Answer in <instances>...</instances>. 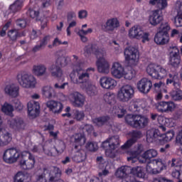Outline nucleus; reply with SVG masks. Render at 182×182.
<instances>
[{
  "mask_svg": "<svg viewBox=\"0 0 182 182\" xmlns=\"http://www.w3.org/2000/svg\"><path fill=\"white\" fill-rule=\"evenodd\" d=\"M151 87H153V83L148 78H142L137 82L138 90L141 93H144V95H147L151 90Z\"/></svg>",
  "mask_w": 182,
  "mask_h": 182,
  "instance_id": "nucleus-13",
  "label": "nucleus"
},
{
  "mask_svg": "<svg viewBox=\"0 0 182 182\" xmlns=\"http://www.w3.org/2000/svg\"><path fill=\"white\" fill-rule=\"evenodd\" d=\"M11 141H12V136L9 132L4 133L1 136H0V147H4V146H8Z\"/></svg>",
  "mask_w": 182,
  "mask_h": 182,
  "instance_id": "nucleus-39",
  "label": "nucleus"
},
{
  "mask_svg": "<svg viewBox=\"0 0 182 182\" xmlns=\"http://www.w3.org/2000/svg\"><path fill=\"white\" fill-rule=\"evenodd\" d=\"M146 72L154 79H164L167 76V70L161 65L150 64L146 68Z\"/></svg>",
  "mask_w": 182,
  "mask_h": 182,
  "instance_id": "nucleus-6",
  "label": "nucleus"
},
{
  "mask_svg": "<svg viewBox=\"0 0 182 182\" xmlns=\"http://www.w3.org/2000/svg\"><path fill=\"white\" fill-rule=\"evenodd\" d=\"M28 113L31 119H35L39 115V110L41 109V105L39 102L36 101H31L27 104Z\"/></svg>",
  "mask_w": 182,
  "mask_h": 182,
  "instance_id": "nucleus-16",
  "label": "nucleus"
},
{
  "mask_svg": "<svg viewBox=\"0 0 182 182\" xmlns=\"http://www.w3.org/2000/svg\"><path fill=\"white\" fill-rule=\"evenodd\" d=\"M49 41H50V36H46L43 39L40 41V44L35 46L32 48L31 52H33V53H36V52H39V50L45 49Z\"/></svg>",
  "mask_w": 182,
  "mask_h": 182,
  "instance_id": "nucleus-30",
  "label": "nucleus"
},
{
  "mask_svg": "<svg viewBox=\"0 0 182 182\" xmlns=\"http://www.w3.org/2000/svg\"><path fill=\"white\" fill-rule=\"evenodd\" d=\"M161 137H163V134L160 133L159 129H151L146 132V141L148 143H153L157 141V140L160 141Z\"/></svg>",
  "mask_w": 182,
  "mask_h": 182,
  "instance_id": "nucleus-20",
  "label": "nucleus"
},
{
  "mask_svg": "<svg viewBox=\"0 0 182 182\" xmlns=\"http://www.w3.org/2000/svg\"><path fill=\"white\" fill-rule=\"evenodd\" d=\"M43 173L38 175L36 177L37 182H48V179L46 178V174H48V171H49L48 168H43Z\"/></svg>",
  "mask_w": 182,
  "mask_h": 182,
  "instance_id": "nucleus-48",
  "label": "nucleus"
},
{
  "mask_svg": "<svg viewBox=\"0 0 182 182\" xmlns=\"http://www.w3.org/2000/svg\"><path fill=\"white\" fill-rule=\"evenodd\" d=\"M8 124L10 129H13L15 132H23L26 127L23 119L18 117L9 119Z\"/></svg>",
  "mask_w": 182,
  "mask_h": 182,
  "instance_id": "nucleus-11",
  "label": "nucleus"
},
{
  "mask_svg": "<svg viewBox=\"0 0 182 182\" xmlns=\"http://www.w3.org/2000/svg\"><path fill=\"white\" fill-rule=\"evenodd\" d=\"M86 148L90 151H96V150L98 149L97 144L95 142H88L86 145Z\"/></svg>",
  "mask_w": 182,
  "mask_h": 182,
  "instance_id": "nucleus-62",
  "label": "nucleus"
},
{
  "mask_svg": "<svg viewBox=\"0 0 182 182\" xmlns=\"http://www.w3.org/2000/svg\"><path fill=\"white\" fill-rule=\"evenodd\" d=\"M117 97L119 102L127 103L134 97V87L129 85L122 86L118 91Z\"/></svg>",
  "mask_w": 182,
  "mask_h": 182,
  "instance_id": "nucleus-5",
  "label": "nucleus"
},
{
  "mask_svg": "<svg viewBox=\"0 0 182 182\" xmlns=\"http://www.w3.org/2000/svg\"><path fill=\"white\" fill-rule=\"evenodd\" d=\"M18 157H21V153L16 148L6 149L4 152L3 159L5 163L12 164L18 161Z\"/></svg>",
  "mask_w": 182,
  "mask_h": 182,
  "instance_id": "nucleus-9",
  "label": "nucleus"
},
{
  "mask_svg": "<svg viewBox=\"0 0 182 182\" xmlns=\"http://www.w3.org/2000/svg\"><path fill=\"white\" fill-rule=\"evenodd\" d=\"M1 110L5 114H7L8 116H14L12 112H14V107L8 103H4V105L1 107Z\"/></svg>",
  "mask_w": 182,
  "mask_h": 182,
  "instance_id": "nucleus-45",
  "label": "nucleus"
},
{
  "mask_svg": "<svg viewBox=\"0 0 182 182\" xmlns=\"http://www.w3.org/2000/svg\"><path fill=\"white\" fill-rule=\"evenodd\" d=\"M101 146L104 149L107 157L114 159V157H116V149H119L120 146L119 135L109 137L102 143Z\"/></svg>",
  "mask_w": 182,
  "mask_h": 182,
  "instance_id": "nucleus-1",
  "label": "nucleus"
},
{
  "mask_svg": "<svg viewBox=\"0 0 182 182\" xmlns=\"http://www.w3.org/2000/svg\"><path fill=\"white\" fill-rule=\"evenodd\" d=\"M125 122L134 129H146L150 123V119L139 114H127L125 117Z\"/></svg>",
  "mask_w": 182,
  "mask_h": 182,
  "instance_id": "nucleus-2",
  "label": "nucleus"
},
{
  "mask_svg": "<svg viewBox=\"0 0 182 182\" xmlns=\"http://www.w3.org/2000/svg\"><path fill=\"white\" fill-rule=\"evenodd\" d=\"M73 70H76V69H82V61L79 60V57L76 55H73Z\"/></svg>",
  "mask_w": 182,
  "mask_h": 182,
  "instance_id": "nucleus-51",
  "label": "nucleus"
},
{
  "mask_svg": "<svg viewBox=\"0 0 182 182\" xmlns=\"http://www.w3.org/2000/svg\"><path fill=\"white\" fill-rule=\"evenodd\" d=\"M174 24L177 28L182 26V11H178L174 19Z\"/></svg>",
  "mask_w": 182,
  "mask_h": 182,
  "instance_id": "nucleus-56",
  "label": "nucleus"
},
{
  "mask_svg": "<svg viewBox=\"0 0 182 182\" xmlns=\"http://www.w3.org/2000/svg\"><path fill=\"white\" fill-rule=\"evenodd\" d=\"M111 75L115 79H122L124 76V68H123L120 63H114L111 68Z\"/></svg>",
  "mask_w": 182,
  "mask_h": 182,
  "instance_id": "nucleus-17",
  "label": "nucleus"
},
{
  "mask_svg": "<svg viewBox=\"0 0 182 182\" xmlns=\"http://www.w3.org/2000/svg\"><path fill=\"white\" fill-rule=\"evenodd\" d=\"M97 68L99 73H104L107 75L110 72V64L103 57H100L97 61Z\"/></svg>",
  "mask_w": 182,
  "mask_h": 182,
  "instance_id": "nucleus-15",
  "label": "nucleus"
},
{
  "mask_svg": "<svg viewBox=\"0 0 182 182\" xmlns=\"http://www.w3.org/2000/svg\"><path fill=\"white\" fill-rule=\"evenodd\" d=\"M170 53V65L173 68H177L180 65V50L178 48L175 47H171L169 49Z\"/></svg>",
  "mask_w": 182,
  "mask_h": 182,
  "instance_id": "nucleus-14",
  "label": "nucleus"
},
{
  "mask_svg": "<svg viewBox=\"0 0 182 182\" xmlns=\"http://www.w3.org/2000/svg\"><path fill=\"white\" fill-rule=\"evenodd\" d=\"M171 176L173 178H176V180H178L180 181V178H181L180 166L173 170L171 173Z\"/></svg>",
  "mask_w": 182,
  "mask_h": 182,
  "instance_id": "nucleus-63",
  "label": "nucleus"
},
{
  "mask_svg": "<svg viewBox=\"0 0 182 182\" xmlns=\"http://www.w3.org/2000/svg\"><path fill=\"white\" fill-rule=\"evenodd\" d=\"M125 60L129 66H135L139 59V50L134 47L129 46L124 50Z\"/></svg>",
  "mask_w": 182,
  "mask_h": 182,
  "instance_id": "nucleus-8",
  "label": "nucleus"
},
{
  "mask_svg": "<svg viewBox=\"0 0 182 182\" xmlns=\"http://www.w3.org/2000/svg\"><path fill=\"white\" fill-rule=\"evenodd\" d=\"M157 151L156 149H149L146 151L142 155L141 157L144 160L140 161L141 163H146V160H150L154 157H157Z\"/></svg>",
  "mask_w": 182,
  "mask_h": 182,
  "instance_id": "nucleus-37",
  "label": "nucleus"
},
{
  "mask_svg": "<svg viewBox=\"0 0 182 182\" xmlns=\"http://www.w3.org/2000/svg\"><path fill=\"white\" fill-rule=\"evenodd\" d=\"M163 14L161 10H154L152 11V14L149 16V23L153 26H157V25L163 22Z\"/></svg>",
  "mask_w": 182,
  "mask_h": 182,
  "instance_id": "nucleus-22",
  "label": "nucleus"
},
{
  "mask_svg": "<svg viewBox=\"0 0 182 182\" xmlns=\"http://www.w3.org/2000/svg\"><path fill=\"white\" fill-rule=\"evenodd\" d=\"M14 182H27L26 176L22 172H18L14 177Z\"/></svg>",
  "mask_w": 182,
  "mask_h": 182,
  "instance_id": "nucleus-52",
  "label": "nucleus"
},
{
  "mask_svg": "<svg viewBox=\"0 0 182 182\" xmlns=\"http://www.w3.org/2000/svg\"><path fill=\"white\" fill-rule=\"evenodd\" d=\"M14 108L17 112H21L23 109V105L18 100L15 99L14 100Z\"/></svg>",
  "mask_w": 182,
  "mask_h": 182,
  "instance_id": "nucleus-64",
  "label": "nucleus"
},
{
  "mask_svg": "<svg viewBox=\"0 0 182 182\" xmlns=\"http://www.w3.org/2000/svg\"><path fill=\"white\" fill-rule=\"evenodd\" d=\"M47 173H48L49 176V181H58V180H62L60 179V177L62 176V171L56 166H54L53 170L48 169Z\"/></svg>",
  "mask_w": 182,
  "mask_h": 182,
  "instance_id": "nucleus-27",
  "label": "nucleus"
},
{
  "mask_svg": "<svg viewBox=\"0 0 182 182\" xmlns=\"http://www.w3.org/2000/svg\"><path fill=\"white\" fill-rule=\"evenodd\" d=\"M7 35L11 41L16 42V39H18V36H19V33H18V31L16 30H10Z\"/></svg>",
  "mask_w": 182,
  "mask_h": 182,
  "instance_id": "nucleus-55",
  "label": "nucleus"
},
{
  "mask_svg": "<svg viewBox=\"0 0 182 182\" xmlns=\"http://www.w3.org/2000/svg\"><path fill=\"white\" fill-rule=\"evenodd\" d=\"M26 154H28V159L27 160L21 159L20 166L23 168V170H32L35 166V156H33L31 152H26Z\"/></svg>",
  "mask_w": 182,
  "mask_h": 182,
  "instance_id": "nucleus-19",
  "label": "nucleus"
},
{
  "mask_svg": "<svg viewBox=\"0 0 182 182\" xmlns=\"http://www.w3.org/2000/svg\"><path fill=\"white\" fill-rule=\"evenodd\" d=\"M26 14L27 15H28V16H30V18H32V19H36V21H41V18H39L38 11L30 8L27 11Z\"/></svg>",
  "mask_w": 182,
  "mask_h": 182,
  "instance_id": "nucleus-46",
  "label": "nucleus"
},
{
  "mask_svg": "<svg viewBox=\"0 0 182 182\" xmlns=\"http://www.w3.org/2000/svg\"><path fill=\"white\" fill-rule=\"evenodd\" d=\"M73 118L75 119V120L80 122V120H83V119H85V113L83 111L75 110Z\"/></svg>",
  "mask_w": 182,
  "mask_h": 182,
  "instance_id": "nucleus-58",
  "label": "nucleus"
},
{
  "mask_svg": "<svg viewBox=\"0 0 182 182\" xmlns=\"http://www.w3.org/2000/svg\"><path fill=\"white\" fill-rule=\"evenodd\" d=\"M100 83L102 87L104 89H114L116 86V80L112 77H102L100 80Z\"/></svg>",
  "mask_w": 182,
  "mask_h": 182,
  "instance_id": "nucleus-24",
  "label": "nucleus"
},
{
  "mask_svg": "<svg viewBox=\"0 0 182 182\" xmlns=\"http://www.w3.org/2000/svg\"><path fill=\"white\" fill-rule=\"evenodd\" d=\"M130 39H142V42H149V33H144L140 26H134L129 31Z\"/></svg>",
  "mask_w": 182,
  "mask_h": 182,
  "instance_id": "nucleus-7",
  "label": "nucleus"
},
{
  "mask_svg": "<svg viewBox=\"0 0 182 182\" xmlns=\"http://www.w3.org/2000/svg\"><path fill=\"white\" fill-rule=\"evenodd\" d=\"M171 29V27H170V24L167 21L162 22L158 29V32H161V33H164L165 35H168V32H170V30Z\"/></svg>",
  "mask_w": 182,
  "mask_h": 182,
  "instance_id": "nucleus-43",
  "label": "nucleus"
},
{
  "mask_svg": "<svg viewBox=\"0 0 182 182\" xmlns=\"http://www.w3.org/2000/svg\"><path fill=\"white\" fill-rule=\"evenodd\" d=\"M68 99L75 107H82V106L85 105V102L86 100L85 95L80 94L79 92H72L70 94Z\"/></svg>",
  "mask_w": 182,
  "mask_h": 182,
  "instance_id": "nucleus-12",
  "label": "nucleus"
},
{
  "mask_svg": "<svg viewBox=\"0 0 182 182\" xmlns=\"http://www.w3.org/2000/svg\"><path fill=\"white\" fill-rule=\"evenodd\" d=\"M176 89V90H173L171 92V97L175 102H180V100H182V90L180 88Z\"/></svg>",
  "mask_w": 182,
  "mask_h": 182,
  "instance_id": "nucleus-44",
  "label": "nucleus"
},
{
  "mask_svg": "<svg viewBox=\"0 0 182 182\" xmlns=\"http://www.w3.org/2000/svg\"><path fill=\"white\" fill-rule=\"evenodd\" d=\"M73 160L75 163H82L86 160V151L83 149H80L75 151L73 156Z\"/></svg>",
  "mask_w": 182,
  "mask_h": 182,
  "instance_id": "nucleus-35",
  "label": "nucleus"
},
{
  "mask_svg": "<svg viewBox=\"0 0 182 182\" xmlns=\"http://www.w3.org/2000/svg\"><path fill=\"white\" fill-rule=\"evenodd\" d=\"M143 137V134L140 131H133L132 133V137L127 142L121 146L122 150H127V149H130V147L139 140Z\"/></svg>",
  "mask_w": 182,
  "mask_h": 182,
  "instance_id": "nucleus-18",
  "label": "nucleus"
},
{
  "mask_svg": "<svg viewBox=\"0 0 182 182\" xmlns=\"http://www.w3.org/2000/svg\"><path fill=\"white\" fill-rule=\"evenodd\" d=\"M156 108L160 113H173L176 110V104L173 101H161L156 104Z\"/></svg>",
  "mask_w": 182,
  "mask_h": 182,
  "instance_id": "nucleus-10",
  "label": "nucleus"
},
{
  "mask_svg": "<svg viewBox=\"0 0 182 182\" xmlns=\"http://www.w3.org/2000/svg\"><path fill=\"white\" fill-rule=\"evenodd\" d=\"M47 107L51 110L55 114H59L62 112V109H63V105L62 103L55 101V100H50L46 103Z\"/></svg>",
  "mask_w": 182,
  "mask_h": 182,
  "instance_id": "nucleus-25",
  "label": "nucleus"
},
{
  "mask_svg": "<svg viewBox=\"0 0 182 182\" xmlns=\"http://www.w3.org/2000/svg\"><path fill=\"white\" fill-rule=\"evenodd\" d=\"M25 0H16L13 4H11L7 11H6L4 16H10L12 18L18 11H21L22 4Z\"/></svg>",
  "mask_w": 182,
  "mask_h": 182,
  "instance_id": "nucleus-21",
  "label": "nucleus"
},
{
  "mask_svg": "<svg viewBox=\"0 0 182 182\" xmlns=\"http://www.w3.org/2000/svg\"><path fill=\"white\" fill-rule=\"evenodd\" d=\"M55 65H58V66H61V68H63L68 65V57L65 56H60L57 58Z\"/></svg>",
  "mask_w": 182,
  "mask_h": 182,
  "instance_id": "nucleus-53",
  "label": "nucleus"
},
{
  "mask_svg": "<svg viewBox=\"0 0 182 182\" xmlns=\"http://www.w3.org/2000/svg\"><path fill=\"white\" fill-rule=\"evenodd\" d=\"M17 80L24 89H33L36 86V79L31 74L20 73L17 75Z\"/></svg>",
  "mask_w": 182,
  "mask_h": 182,
  "instance_id": "nucleus-4",
  "label": "nucleus"
},
{
  "mask_svg": "<svg viewBox=\"0 0 182 182\" xmlns=\"http://www.w3.org/2000/svg\"><path fill=\"white\" fill-rule=\"evenodd\" d=\"M87 53H94L96 55L97 59L105 56V53L102 52V50L99 49V47L96 44H91L86 49Z\"/></svg>",
  "mask_w": 182,
  "mask_h": 182,
  "instance_id": "nucleus-31",
  "label": "nucleus"
},
{
  "mask_svg": "<svg viewBox=\"0 0 182 182\" xmlns=\"http://www.w3.org/2000/svg\"><path fill=\"white\" fill-rule=\"evenodd\" d=\"M140 107H141L140 100H133L130 103L129 109L133 113H139Z\"/></svg>",
  "mask_w": 182,
  "mask_h": 182,
  "instance_id": "nucleus-41",
  "label": "nucleus"
},
{
  "mask_svg": "<svg viewBox=\"0 0 182 182\" xmlns=\"http://www.w3.org/2000/svg\"><path fill=\"white\" fill-rule=\"evenodd\" d=\"M170 41V36L167 34H164L160 31H157L154 36V42L156 45H166Z\"/></svg>",
  "mask_w": 182,
  "mask_h": 182,
  "instance_id": "nucleus-26",
  "label": "nucleus"
},
{
  "mask_svg": "<svg viewBox=\"0 0 182 182\" xmlns=\"http://www.w3.org/2000/svg\"><path fill=\"white\" fill-rule=\"evenodd\" d=\"M46 65L43 64L36 65L33 66V73L35 76L41 77V76H45L47 70Z\"/></svg>",
  "mask_w": 182,
  "mask_h": 182,
  "instance_id": "nucleus-29",
  "label": "nucleus"
},
{
  "mask_svg": "<svg viewBox=\"0 0 182 182\" xmlns=\"http://www.w3.org/2000/svg\"><path fill=\"white\" fill-rule=\"evenodd\" d=\"M19 87L14 84L7 85L4 92L9 96H11V97H16L18 95H19Z\"/></svg>",
  "mask_w": 182,
  "mask_h": 182,
  "instance_id": "nucleus-32",
  "label": "nucleus"
},
{
  "mask_svg": "<svg viewBox=\"0 0 182 182\" xmlns=\"http://www.w3.org/2000/svg\"><path fill=\"white\" fill-rule=\"evenodd\" d=\"M130 173L133 174L135 177H138V178H144V176H146L144 168L141 166L131 168Z\"/></svg>",
  "mask_w": 182,
  "mask_h": 182,
  "instance_id": "nucleus-36",
  "label": "nucleus"
},
{
  "mask_svg": "<svg viewBox=\"0 0 182 182\" xmlns=\"http://www.w3.org/2000/svg\"><path fill=\"white\" fill-rule=\"evenodd\" d=\"M120 26V23L117 18H111L107 21L106 23L102 26L105 32H113L116 28Z\"/></svg>",
  "mask_w": 182,
  "mask_h": 182,
  "instance_id": "nucleus-23",
  "label": "nucleus"
},
{
  "mask_svg": "<svg viewBox=\"0 0 182 182\" xmlns=\"http://www.w3.org/2000/svg\"><path fill=\"white\" fill-rule=\"evenodd\" d=\"M104 99L106 103L112 105L113 102H114V95H111L110 93H107L105 95H104Z\"/></svg>",
  "mask_w": 182,
  "mask_h": 182,
  "instance_id": "nucleus-61",
  "label": "nucleus"
},
{
  "mask_svg": "<svg viewBox=\"0 0 182 182\" xmlns=\"http://www.w3.org/2000/svg\"><path fill=\"white\" fill-rule=\"evenodd\" d=\"M152 163L156 164L158 167L157 168L161 171H163V170L166 168V165L163 163V160H161V159H154L152 160Z\"/></svg>",
  "mask_w": 182,
  "mask_h": 182,
  "instance_id": "nucleus-54",
  "label": "nucleus"
},
{
  "mask_svg": "<svg viewBox=\"0 0 182 182\" xmlns=\"http://www.w3.org/2000/svg\"><path fill=\"white\" fill-rule=\"evenodd\" d=\"M167 5V0H158V3L156 4V7L158 9H156V11H161V12L163 9H166Z\"/></svg>",
  "mask_w": 182,
  "mask_h": 182,
  "instance_id": "nucleus-57",
  "label": "nucleus"
},
{
  "mask_svg": "<svg viewBox=\"0 0 182 182\" xmlns=\"http://www.w3.org/2000/svg\"><path fill=\"white\" fill-rule=\"evenodd\" d=\"M166 85H173L175 89H180V77L178 73H170L166 79Z\"/></svg>",
  "mask_w": 182,
  "mask_h": 182,
  "instance_id": "nucleus-28",
  "label": "nucleus"
},
{
  "mask_svg": "<svg viewBox=\"0 0 182 182\" xmlns=\"http://www.w3.org/2000/svg\"><path fill=\"white\" fill-rule=\"evenodd\" d=\"M49 72L51 73V76L53 77H62L63 73L62 68L58 64H53L48 68Z\"/></svg>",
  "mask_w": 182,
  "mask_h": 182,
  "instance_id": "nucleus-33",
  "label": "nucleus"
},
{
  "mask_svg": "<svg viewBox=\"0 0 182 182\" xmlns=\"http://www.w3.org/2000/svg\"><path fill=\"white\" fill-rule=\"evenodd\" d=\"M130 166H122L121 168H118L115 173L116 177L118 178H124L128 174H130Z\"/></svg>",
  "mask_w": 182,
  "mask_h": 182,
  "instance_id": "nucleus-38",
  "label": "nucleus"
},
{
  "mask_svg": "<svg viewBox=\"0 0 182 182\" xmlns=\"http://www.w3.org/2000/svg\"><path fill=\"white\" fill-rule=\"evenodd\" d=\"M112 112L114 113V114H117L119 119H122V117H123L127 113L126 109L119 107H114Z\"/></svg>",
  "mask_w": 182,
  "mask_h": 182,
  "instance_id": "nucleus-49",
  "label": "nucleus"
},
{
  "mask_svg": "<svg viewBox=\"0 0 182 182\" xmlns=\"http://www.w3.org/2000/svg\"><path fill=\"white\" fill-rule=\"evenodd\" d=\"M109 120H110V117L109 116H102L99 117L97 118H95L93 119V123L97 127H102V126H105V124H107Z\"/></svg>",
  "mask_w": 182,
  "mask_h": 182,
  "instance_id": "nucleus-40",
  "label": "nucleus"
},
{
  "mask_svg": "<svg viewBox=\"0 0 182 182\" xmlns=\"http://www.w3.org/2000/svg\"><path fill=\"white\" fill-rule=\"evenodd\" d=\"M144 150V148L143 146V144H138L134 147V153L135 156H139V155L141 154V153H143Z\"/></svg>",
  "mask_w": 182,
  "mask_h": 182,
  "instance_id": "nucleus-60",
  "label": "nucleus"
},
{
  "mask_svg": "<svg viewBox=\"0 0 182 182\" xmlns=\"http://www.w3.org/2000/svg\"><path fill=\"white\" fill-rule=\"evenodd\" d=\"M75 143H77L79 146H83L86 143V137L82 134H77L75 136Z\"/></svg>",
  "mask_w": 182,
  "mask_h": 182,
  "instance_id": "nucleus-50",
  "label": "nucleus"
},
{
  "mask_svg": "<svg viewBox=\"0 0 182 182\" xmlns=\"http://www.w3.org/2000/svg\"><path fill=\"white\" fill-rule=\"evenodd\" d=\"M65 143L63 141H59L57 146L55 147V151H57V154H62L63 151H65Z\"/></svg>",
  "mask_w": 182,
  "mask_h": 182,
  "instance_id": "nucleus-59",
  "label": "nucleus"
},
{
  "mask_svg": "<svg viewBox=\"0 0 182 182\" xmlns=\"http://www.w3.org/2000/svg\"><path fill=\"white\" fill-rule=\"evenodd\" d=\"M42 95L46 99H52V97H55L56 94L55 93V90L49 85H46L43 87L42 90Z\"/></svg>",
  "mask_w": 182,
  "mask_h": 182,
  "instance_id": "nucleus-34",
  "label": "nucleus"
},
{
  "mask_svg": "<svg viewBox=\"0 0 182 182\" xmlns=\"http://www.w3.org/2000/svg\"><path fill=\"white\" fill-rule=\"evenodd\" d=\"M93 30L92 28H88L87 31L81 29L78 31V35L80 36L82 42H87V38L85 35H88V33H92Z\"/></svg>",
  "mask_w": 182,
  "mask_h": 182,
  "instance_id": "nucleus-47",
  "label": "nucleus"
},
{
  "mask_svg": "<svg viewBox=\"0 0 182 182\" xmlns=\"http://www.w3.org/2000/svg\"><path fill=\"white\" fill-rule=\"evenodd\" d=\"M81 88L85 90L90 96H95L96 95V86L93 85L90 81L88 82L85 87H81Z\"/></svg>",
  "mask_w": 182,
  "mask_h": 182,
  "instance_id": "nucleus-42",
  "label": "nucleus"
},
{
  "mask_svg": "<svg viewBox=\"0 0 182 182\" xmlns=\"http://www.w3.org/2000/svg\"><path fill=\"white\" fill-rule=\"evenodd\" d=\"M70 77L75 85H80V87H86L90 82V75L82 68H76L70 74Z\"/></svg>",
  "mask_w": 182,
  "mask_h": 182,
  "instance_id": "nucleus-3",
  "label": "nucleus"
}]
</instances>
